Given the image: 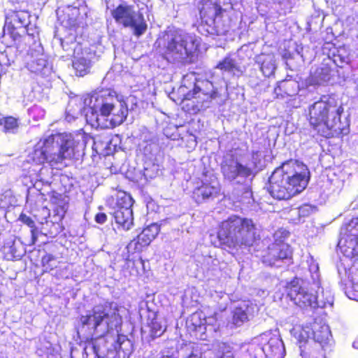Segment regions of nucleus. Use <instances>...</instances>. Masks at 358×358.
I'll use <instances>...</instances> for the list:
<instances>
[{
	"instance_id": "nucleus-1",
	"label": "nucleus",
	"mask_w": 358,
	"mask_h": 358,
	"mask_svg": "<svg viewBox=\"0 0 358 358\" xmlns=\"http://www.w3.org/2000/svg\"><path fill=\"white\" fill-rule=\"evenodd\" d=\"M80 331L94 340L95 358H129L134 351L132 341L119 334L122 324L116 303L106 302L94 306L80 318Z\"/></svg>"
},
{
	"instance_id": "nucleus-2",
	"label": "nucleus",
	"mask_w": 358,
	"mask_h": 358,
	"mask_svg": "<svg viewBox=\"0 0 358 358\" xmlns=\"http://www.w3.org/2000/svg\"><path fill=\"white\" fill-rule=\"evenodd\" d=\"M90 137L84 132L56 133L43 137L29 155L30 160L38 164L45 162L57 169L66 166V160L79 159L85 155Z\"/></svg>"
},
{
	"instance_id": "nucleus-3",
	"label": "nucleus",
	"mask_w": 358,
	"mask_h": 358,
	"mask_svg": "<svg viewBox=\"0 0 358 358\" xmlns=\"http://www.w3.org/2000/svg\"><path fill=\"white\" fill-rule=\"evenodd\" d=\"M129 99H124L111 89H101L85 98L83 106L77 112L74 110L71 116L77 118V115L80 113L85 116L87 122L92 124H99L100 115L106 117L110 126L115 127L121 124L127 118Z\"/></svg>"
},
{
	"instance_id": "nucleus-4",
	"label": "nucleus",
	"mask_w": 358,
	"mask_h": 358,
	"mask_svg": "<svg viewBox=\"0 0 358 358\" xmlns=\"http://www.w3.org/2000/svg\"><path fill=\"white\" fill-rule=\"evenodd\" d=\"M309 173L306 165L287 161L275 169L269 178L268 192L278 200H288L306 187Z\"/></svg>"
},
{
	"instance_id": "nucleus-5",
	"label": "nucleus",
	"mask_w": 358,
	"mask_h": 358,
	"mask_svg": "<svg viewBox=\"0 0 358 358\" xmlns=\"http://www.w3.org/2000/svg\"><path fill=\"white\" fill-rule=\"evenodd\" d=\"M200 43V38L196 35L174 27L169 28L156 42L162 57L177 64L191 62Z\"/></svg>"
},
{
	"instance_id": "nucleus-6",
	"label": "nucleus",
	"mask_w": 358,
	"mask_h": 358,
	"mask_svg": "<svg viewBox=\"0 0 358 358\" xmlns=\"http://www.w3.org/2000/svg\"><path fill=\"white\" fill-rule=\"evenodd\" d=\"M256 230L252 219L233 215L221 223L217 235H210V241L224 249L249 247L256 239Z\"/></svg>"
},
{
	"instance_id": "nucleus-7",
	"label": "nucleus",
	"mask_w": 358,
	"mask_h": 358,
	"mask_svg": "<svg viewBox=\"0 0 358 358\" xmlns=\"http://www.w3.org/2000/svg\"><path fill=\"white\" fill-rule=\"evenodd\" d=\"M343 110L334 98L324 96L310 106V123L321 136L334 137L342 131L340 119Z\"/></svg>"
},
{
	"instance_id": "nucleus-8",
	"label": "nucleus",
	"mask_w": 358,
	"mask_h": 358,
	"mask_svg": "<svg viewBox=\"0 0 358 358\" xmlns=\"http://www.w3.org/2000/svg\"><path fill=\"white\" fill-rule=\"evenodd\" d=\"M310 278L306 276L304 279L295 278L291 281L287 287V296L296 306L305 308H326L327 306H332L333 296L328 294L326 300H315V294L310 292L308 285H311V289H320V275L319 266L312 262L309 268Z\"/></svg>"
},
{
	"instance_id": "nucleus-9",
	"label": "nucleus",
	"mask_w": 358,
	"mask_h": 358,
	"mask_svg": "<svg viewBox=\"0 0 358 358\" xmlns=\"http://www.w3.org/2000/svg\"><path fill=\"white\" fill-rule=\"evenodd\" d=\"M180 90L184 99L192 101V110L196 113L209 108L218 93L213 83L207 80H196L194 74L184 77Z\"/></svg>"
},
{
	"instance_id": "nucleus-10",
	"label": "nucleus",
	"mask_w": 358,
	"mask_h": 358,
	"mask_svg": "<svg viewBox=\"0 0 358 358\" xmlns=\"http://www.w3.org/2000/svg\"><path fill=\"white\" fill-rule=\"evenodd\" d=\"M231 4V0H201L199 7L201 23L197 27L202 35H224L228 25L222 20L224 9L222 6Z\"/></svg>"
},
{
	"instance_id": "nucleus-11",
	"label": "nucleus",
	"mask_w": 358,
	"mask_h": 358,
	"mask_svg": "<svg viewBox=\"0 0 358 358\" xmlns=\"http://www.w3.org/2000/svg\"><path fill=\"white\" fill-rule=\"evenodd\" d=\"M143 10L144 8H141L135 1H123L111 10V15L118 25L129 29L134 36L138 38L148 29Z\"/></svg>"
},
{
	"instance_id": "nucleus-12",
	"label": "nucleus",
	"mask_w": 358,
	"mask_h": 358,
	"mask_svg": "<svg viewBox=\"0 0 358 358\" xmlns=\"http://www.w3.org/2000/svg\"><path fill=\"white\" fill-rule=\"evenodd\" d=\"M295 337L299 342L300 354L302 358H308L310 353L307 346L310 341L318 343L322 348L329 344L331 334L329 326L322 320L315 319L298 328H294Z\"/></svg>"
},
{
	"instance_id": "nucleus-13",
	"label": "nucleus",
	"mask_w": 358,
	"mask_h": 358,
	"mask_svg": "<svg viewBox=\"0 0 358 358\" xmlns=\"http://www.w3.org/2000/svg\"><path fill=\"white\" fill-rule=\"evenodd\" d=\"M285 355V345L280 336L266 331L252 340L243 358H283Z\"/></svg>"
},
{
	"instance_id": "nucleus-14",
	"label": "nucleus",
	"mask_w": 358,
	"mask_h": 358,
	"mask_svg": "<svg viewBox=\"0 0 358 358\" xmlns=\"http://www.w3.org/2000/svg\"><path fill=\"white\" fill-rule=\"evenodd\" d=\"M31 15L27 10L12 11L6 17L3 27V37L9 36L13 41L17 40L22 34L34 36L36 26L31 22Z\"/></svg>"
},
{
	"instance_id": "nucleus-15",
	"label": "nucleus",
	"mask_w": 358,
	"mask_h": 358,
	"mask_svg": "<svg viewBox=\"0 0 358 358\" xmlns=\"http://www.w3.org/2000/svg\"><path fill=\"white\" fill-rule=\"evenodd\" d=\"M221 172L224 180L234 184H243L248 178L254 177L251 164L241 163L231 152L224 156L221 163Z\"/></svg>"
},
{
	"instance_id": "nucleus-16",
	"label": "nucleus",
	"mask_w": 358,
	"mask_h": 358,
	"mask_svg": "<svg viewBox=\"0 0 358 358\" xmlns=\"http://www.w3.org/2000/svg\"><path fill=\"white\" fill-rule=\"evenodd\" d=\"M338 247L344 257L358 259V217L343 225Z\"/></svg>"
},
{
	"instance_id": "nucleus-17",
	"label": "nucleus",
	"mask_w": 358,
	"mask_h": 358,
	"mask_svg": "<svg viewBox=\"0 0 358 358\" xmlns=\"http://www.w3.org/2000/svg\"><path fill=\"white\" fill-rule=\"evenodd\" d=\"M61 46L66 52H73V66L76 75L83 76L90 72L94 53L88 48H83L82 45L76 42L69 44L64 39H60Z\"/></svg>"
},
{
	"instance_id": "nucleus-18",
	"label": "nucleus",
	"mask_w": 358,
	"mask_h": 358,
	"mask_svg": "<svg viewBox=\"0 0 358 358\" xmlns=\"http://www.w3.org/2000/svg\"><path fill=\"white\" fill-rule=\"evenodd\" d=\"M341 259L338 266V273L342 283H345V292L349 299L358 301V259L347 258Z\"/></svg>"
},
{
	"instance_id": "nucleus-19",
	"label": "nucleus",
	"mask_w": 358,
	"mask_h": 358,
	"mask_svg": "<svg viewBox=\"0 0 358 358\" xmlns=\"http://www.w3.org/2000/svg\"><path fill=\"white\" fill-rule=\"evenodd\" d=\"M134 199L125 192H118L115 206L110 214L115 222L124 230H129L133 226V210L131 207Z\"/></svg>"
},
{
	"instance_id": "nucleus-20",
	"label": "nucleus",
	"mask_w": 358,
	"mask_h": 358,
	"mask_svg": "<svg viewBox=\"0 0 358 358\" xmlns=\"http://www.w3.org/2000/svg\"><path fill=\"white\" fill-rule=\"evenodd\" d=\"M134 199L125 192H118L115 206L110 214L115 222L124 230H129L133 226V210L131 207Z\"/></svg>"
},
{
	"instance_id": "nucleus-21",
	"label": "nucleus",
	"mask_w": 358,
	"mask_h": 358,
	"mask_svg": "<svg viewBox=\"0 0 358 358\" xmlns=\"http://www.w3.org/2000/svg\"><path fill=\"white\" fill-rule=\"evenodd\" d=\"M221 187L217 178L213 174L205 175L194 189L192 197L196 203L211 201L220 193Z\"/></svg>"
},
{
	"instance_id": "nucleus-22",
	"label": "nucleus",
	"mask_w": 358,
	"mask_h": 358,
	"mask_svg": "<svg viewBox=\"0 0 358 358\" xmlns=\"http://www.w3.org/2000/svg\"><path fill=\"white\" fill-rule=\"evenodd\" d=\"M292 252L289 245L280 242L275 243L268 247L267 255L263 256V263L271 266L282 267V263L289 265L292 263Z\"/></svg>"
},
{
	"instance_id": "nucleus-23",
	"label": "nucleus",
	"mask_w": 358,
	"mask_h": 358,
	"mask_svg": "<svg viewBox=\"0 0 358 358\" xmlns=\"http://www.w3.org/2000/svg\"><path fill=\"white\" fill-rule=\"evenodd\" d=\"M186 326L193 336L202 341L207 340L213 330V326L206 324V317L202 312L192 314L186 321Z\"/></svg>"
},
{
	"instance_id": "nucleus-24",
	"label": "nucleus",
	"mask_w": 358,
	"mask_h": 358,
	"mask_svg": "<svg viewBox=\"0 0 358 358\" xmlns=\"http://www.w3.org/2000/svg\"><path fill=\"white\" fill-rule=\"evenodd\" d=\"M31 59L27 64L29 71L42 77H48L52 72V66L47 56L40 50L31 52Z\"/></svg>"
},
{
	"instance_id": "nucleus-25",
	"label": "nucleus",
	"mask_w": 358,
	"mask_h": 358,
	"mask_svg": "<svg viewBox=\"0 0 358 358\" xmlns=\"http://www.w3.org/2000/svg\"><path fill=\"white\" fill-rule=\"evenodd\" d=\"M256 308V306L249 301L235 303L231 310V323L241 327L254 316Z\"/></svg>"
},
{
	"instance_id": "nucleus-26",
	"label": "nucleus",
	"mask_w": 358,
	"mask_h": 358,
	"mask_svg": "<svg viewBox=\"0 0 358 358\" xmlns=\"http://www.w3.org/2000/svg\"><path fill=\"white\" fill-rule=\"evenodd\" d=\"M334 75V71L329 64H322L314 71L310 72L309 77L306 79V84L313 87L324 85L331 82Z\"/></svg>"
},
{
	"instance_id": "nucleus-27",
	"label": "nucleus",
	"mask_w": 358,
	"mask_h": 358,
	"mask_svg": "<svg viewBox=\"0 0 358 358\" xmlns=\"http://www.w3.org/2000/svg\"><path fill=\"white\" fill-rule=\"evenodd\" d=\"M255 61L265 77L270 78L274 75L276 63L273 55L261 54L255 57Z\"/></svg>"
},
{
	"instance_id": "nucleus-28",
	"label": "nucleus",
	"mask_w": 358,
	"mask_h": 358,
	"mask_svg": "<svg viewBox=\"0 0 358 358\" xmlns=\"http://www.w3.org/2000/svg\"><path fill=\"white\" fill-rule=\"evenodd\" d=\"M8 259H20L25 254V248L20 240L8 242L3 246Z\"/></svg>"
},
{
	"instance_id": "nucleus-29",
	"label": "nucleus",
	"mask_w": 358,
	"mask_h": 358,
	"mask_svg": "<svg viewBox=\"0 0 358 358\" xmlns=\"http://www.w3.org/2000/svg\"><path fill=\"white\" fill-rule=\"evenodd\" d=\"M217 68L220 69L222 72L234 76H239L241 73L239 65L236 62V59L231 55L225 57L222 61H220L217 64Z\"/></svg>"
},
{
	"instance_id": "nucleus-30",
	"label": "nucleus",
	"mask_w": 358,
	"mask_h": 358,
	"mask_svg": "<svg viewBox=\"0 0 358 358\" xmlns=\"http://www.w3.org/2000/svg\"><path fill=\"white\" fill-rule=\"evenodd\" d=\"M299 83L292 79H286L278 83V86L275 88V93L278 96L279 92H282L287 96H294L299 91Z\"/></svg>"
},
{
	"instance_id": "nucleus-31",
	"label": "nucleus",
	"mask_w": 358,
	"mask_h": 358,
	"mask_svg": "<svg viewBox=\"0 0 358 358\" xmlns=\"http://www.w3.org/2000/svg\"><path fill=\"white\" fill-rule=\"evenodd\" d=\"M329 60L331 61L338 67H343L345 64H348L350 59L349 54L345 48H334L332 51V55L329 56Z\"/></svg>"
},
{
	"instance_id": "nucleus-32",
	"label": "nucleus",
	"mask_w": 358,
	"mask_h": 358,
	"mask_svg": "<svg viewBox=\"0 0 358 358\" xmlns=\"http://www.w3.org/2000/svg\"><path fill=\"white\" fill-rule=\"evenodd\" d=\"M150 336L152 340L161 336L166 330V326L162 320L156 317L153 319L150 325Z\"/></svg>"
},
{
	"instance_id": "nucleus-33",
	"label": "nucleus",
	"mask_w": 358,
	"mask_h": 358,
	"mask_svg": "<svg viewBox=\"0 0 358 358\" xmlns=\"http://www.w3.org/2000/svg\"><path fill=\"white\" fill-rule=\"evenodd\" d=\"M18 128L17 120L13 117H7L1 120L0 129L6 133H15Z\"/></svg>"
},
{
	"instance_id": "nucleus-34",
	"label": "nucleus",
	"mask_w": 358,
	"mask_h": 358,
	"mask_svg": "<svg viewBox=\"0 0 358 358\" xmlns=\"http://www.w3.org/2000/svg\"><path fill=\"white\" fill-rule=\"evenodd\" d=\"M148 238V234H145V231H142V232L138 236L137 239H134L129 243L128 248H134L135 250L140 251L142 248L147 246L150 243H147V241L145 242Z\"/></svg>"
},
{
	"instance_id": "nucleus-35",
	"label": "nucleus",
	"mask_w": 358,
	"mask_h": 358,
	"mask_svg": "<svg viewBox=\"0 0 358 358\" xmlns=\"http://www.w3.org/2000/svg\"><path fill=\"white\" fill-rule=\"evenodd\" d=\"M20 220L31 228V243L35 244L37 240V236L38 234V229L35 227V222L31 217L27 216L25 214H21L20 216Z\"/></svg>"
},
{
	"instance_id": "nucleus-36",
	"label": "nucleus",
	"mask_w": 358,
	"mask_h": 358,
	"mask_svg": "<svg viewBox=\"0 0 358 358\" xmlns=\"http://www.w3.org/2000/svg\"><path fill=\"white\" fill-rule=\"evenodd\" d=\"M28 113L31 117L37 121L44 117L45 111L41 106L34 105L29 108Z\"/></svg>"
},
{
	"instance_id": "nucleus-37",
	"label": "nucleus",
	"mask_w": 358,
	"mask_h": 358,
	"mask_svg": "<svg viewBox=\"0 0 358 358\" xmlns=\"http://www.w3.org/2000/svg\"><path fill=\"white\" fill-rule=\"evenodd\" d=\"M159 166L156 164H147L144 168L143 176L146 180L152 179L156 177L159 173Z\"/></svg>"
},
{
	"instance_id": "nucleus-38",
	"label": "nucleus",
	"mask_w": 358,
	"mask_h": 358,
	"mask_svg": "<svg viewBox=\"0 0 358 358\" xmlns=\"http://www.w3.org/2000/svg\"><path fill=\"white\" fill-rule=\"evenodd\" d=\"M145 234H148V238L147 243H151V241L157 236L159 231V226L156 223H152L145 228L143 230Z\"/></svg>"
},
{
	"instance_id": "nucleus-39",
	"label": "nucleus",
	"mask_w": 358,
	"mask_h": 358,
	"mask_svg": "<svg viewBox=\"0 0 358 358\" xmlns=\"http://www.w3.org/2000/svg\"><path fill=\"white\" fill-rule=\"evenodd\" d=\"M41 262L43 266L45 267L46 270H52L54 268L57 266L55 257L50 254H47L44 255L42 257Z\"/></svg>"
},
{
	"instance_id": "nucleus-40",
	"label": "nucleus",
	"mask_w": 358,
	"mask_h": 358,
	"mask_svg": "<svg viewBox=\"0 0 358 358\" xmlns=\"http://www.w3.org/2000/svg\"><path fill=\"white\" fill-rule=\"evenodd\" d=\"M262 162V154L259 150H252V157L251 161L248 164H251L254 171V176L255 175L257 171L256 169L259 166Z\"/></svg>"
},
{
	"instance_id": "nucleus-41",
	"label": "nucleus",
	"mask_w": 358,
	"mask_h": 358,
	"mask_svg": "<svg viewBox=\"0 0 358 358\" xmlns=\"http://www.w3.org/2000/svg\"><path fill=\"white\" fill-rule=\"evenodd\" d=\"M243 192L241 196H238L236 198V201L243 203H250L252 199V192L249 187H243Z\"/></svg>"
},
{
	"instance_id": "nucleus-42",
	"label": "nucleus",
	"mask_w": 358,
	"mask_h": 358,
	"mask_svg": "<svg viewBox=\"0 0 358 358\" xmlns=\"http://www.w3.org/2000/svg\"><path fill=\"white\" fill-rule=\"evenodd\" d=\"M219 261L217 259L213 258L211 256L206 257L204 258V264L208 266V269H214L213 266H217Z\"/></svg>"
},
{
	"instance_id": "nucleus-43",
	"label": "nucleus",
	"mask_w": 358,
	"mask_h": 358,
	"mask_svg": "<svg viewBox=\"0 0 358 358\" xmlns=\"http://www.w3.org/2000/svg\"><path fill=\"white\" fill-rule=\"evenodd\" d=\"M106 215L103 213H99L95 216V221L99 224H103L106 221Z\"/></svg>"
},
{
	"instance_id": "nucleus-44",
	"label": "nucleus",
	"mask_w": 358,
	"mask_h": 358,
	"mask_svg": "<svg viewBox=\"0 0 358 358\" xmlns=\"http://www.w3.org/2000/svg\"><path fill=\"white\" fill-rule=\"evenodd\" d=\"M316 292H317V295H315V300H317V301H318V300H323V301H325V300H326V297H327V294H330L331 295V292H326L324 293V290H323V289H322V292H321V294H320L318 293V291H317Z\"/></svg>"
},
{
	"instance_id": "nucleus-45",
	"label": "nucleus",
	"mask_w": 358,
	"mask_h": 358,
	"mask_svg": "<svg viewBox=\"0 0 358 358\" xmlns=\"http://www.w3.org/2000/svg\"><path fill=\"white\" fill-rule=\"evenodd\" d=\"M77 101H78V99H75V100H72V101H71V102H70V103H69V108H70V107H71V103H73V102H77ZM79 103H80V105L82 104V101H81V100H80V99H79ZM71 111V109L69 108V109H68V113H69Z\"/></svg>"
},
{
	"instance_id": "nucleus-46",
	"label": "nucleus",
	"mask_w": 358,
	"mask_h": 358,
	"mask_svg": "<svg viewBox=\"0 0 358 358\" xmlns=\"http://www.w3.org/2000/svg\"><path fill=\"white\" fill-rule=\"evenodd\" d=\"M312 262H314V263L316 264V262L312 258L310 259V263H309V261H307V263H308V266H310V265L312 264ZM317 264L318 265L317 263ZM309 268H310V267H308V273L306 274L305 277L308 276L310 278Z\"/></svg>"
},
{
	"instance_id": "nucleus-47",
	"label": "nucleus",
	"mask_w": 358,
	"mask_h": 358,
	"mask_svg": "<svg viewBox=\"0 0 358 358\" xmlns=\"http://www.w3.org/2000/svg\"><path fill=\"white\" fill-rule=\"evenodd\" d=\"M352 345L355 348L358 349V338H357V340L355 341H354Z\"/></svg>"
},
{
	"instance_id": "nucleus-48",
	"label": "nucleus",
	"mask_w": 358,
	"mask_h": 358,
	"mask_svg": "<svg viewBox=\"0 0 358 358\" xmlns=\"http://www.w3.org/2000/svg\"><path fill=\"white\" fill-rule=\"evenodd\" d=\"M305 210H306V207L301 208L299 210V212H300L301 213H303V212L305 211Z\"/></svg>"
},
{
	"instance_id": "nucleus-49",
	"label": "nucleus",
	"mask_w": 358,
	"mask_h": 358,
	"mask_svg": "<svg viewBox=\"0 0 358 358\" xmlns=\"http://www.w3.org/2000/svg\"><path fill=\"white\" fill-rule=\"evenodd\" d=\"M66 119L68 120V121L71 120V115L69 114L67 115Z\"/></svg>"
},
{
	"instance_id": "nucleus-50",
	"label": "nucleus",
	"mask_w": 358,
	"mask_h": 358,
	"mask_svg": "<svg viewBox=\"0 0 358 358\" xmlns=\"http://www.w3.org/2000/svg\"><path fill=\"white\" fill-rule=\"evenodd\" d=\"M0 358H3V357H0Z\"/></svg>"
}]
</instances>
